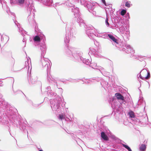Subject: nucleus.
Listing matches in <instances>:
<instances>
[{
  "label": "nucleus",
  "mask_w": 151,
  "mask_h": 151,
  "mask_svg": "<svg viewBox=\"0 0 151 151\" xmlns=\"http://www.w3.org/2000/svg\"><path fill=\"white\" fill-rule=\"evenodd\" d=\"M7 113L12 116V121L14 124L19 128L22 132L23 134L27 135L29 140L31 139V137L28 135V132L30 130L31 127H29L27 125V122L25 119L21 118L20 115L17 116L15 114L17 111V109L14 107H7Z\"/></svg>",
  "instance_id": "nucleus-1"
},
{
  "label": "nucleus",
  "mask_w": 151,
  "mask_h": 151,
  "mask_svg": "<svg viewBox=\"0 0 151 151\" xmlns=\"http://www.w3.org/2000/svg\"><path fill=\"white\" fill-rule=\"evenodd\" d=\"M33 40L35 43H37L35 46H37L41 51V56L45 55L47 48L45 44L46 38L45 35L42 33L33 37Z\"/></svg>",
  "instance_id": "nucleus-2"
},
{
  "label": "nucleus",
  "mask_w": 151,
  "mask_h": 151,
  "mask_svg": "<svg viewBox=\"0 0 151 151\" xmlns=\"http://www.w3.org/2000/svg\"><path fill=\"white\" fill-rule=\"evenodd\" d=\"M44 55H45L43 56H42L41 54L40 57L41 59L40 63L42 64L43 69L46 70L47 81L48 82H50L52 83H54L55 84H57V81L55 79L53 78L51 76L52 78H51L49 75L51 68V66L50 65V63L48 60L45 59Z\"/></svg>",
  "instance_id": "nucleus-3"
},
{
  "label": "nucleus",
  "mask_w": 151,
  "mask_h": 151,
  "mask_svg": "<svg viewBox=\"0 0 151 151\" xmlns=\"http://www.w3.org/2000/svg\"><path fill=\"white\" fill-rule=\"evenodd\" d=\"M47 93L48 96L53 97V99H50V106L51 108L53 113L57 116V99L54 98L55 97L57 93L52 92L51 88L50 86H48L46 88L45 91V93Z\"/></svg>",
  "instance_id": "nucleus-4"
},
{
  "label": "nucleus",
  "mask_w": 151,
  "mask_h": 151,
  "mask_svg": "<svg viewBox=\"0 0 151 151\" xmlns=\"http://www.w3.org/2000/svg\"><path fill=\"white\" fill-rule=\"evenodd\" d=\"M26 5V6L27 8V12H29L27 18L28 22L30 24H33L34 25L35 24H36L35 30V31H36V29L37 28V25L34 19L35 9L33 4L32 3L31 4L29 1L27 2Z\"/></svg>",
  "instance_id": "nucleus-5"
},
{
  "label": "nucleus",
  "mask_w": 151,
  "mask_h": 151,
  "mask_svg": "<svg viewBox=\"0 0 151 151\" xmlns=\"http://www.w3.org/2000/svg\"><path fill=\"white\" fill-rule=\"evenodd\" d=\"M30 65H31V59L29 57H28V58H27V60L25 61V65L26 67L27 66L28 68V70L27 72V79L29 84L32 85H33L35 83V82L38 80V77L37 76L35 75H33L32 76H31V68L30 71L29 70Z\"/></svg>",
  "instance_id": "nucleus-6"
},
{
  "label": "nucleus",
  "mask_w": 151,
  "mask_h": 151,
  "mask_svg": "<svg viewBox=\"0 0 151 151\" xmlns=\"http://www.w3.org/2000/svg\"><path fill=\"white\" fill-rule=\"evenodd\" d=\"M17 27L18 28V29L19 30V32L20 33L21 35L23 36V38L22 40V41L23 42H25V46L24 47H25L26 46V40H25V35L24 34H27V32L25 31L24 29H23L22 28L21 29H20L19 28V26L18 25L17 26Z\"/></svg>",
  "instance_id": "nucleus-7"
},
{
  "label": "nucleus",
  "mask_w": 151,
  "mask_h": 151,
  "mask_svg": "<svg viewBox=\"0 0 151 151\" xmlns=\"http://www.w3.org/2000/svg\"><path fill=\"white\" fill-rule=\"evenodd\" d=\"M115 96L118 100H124V97L121 94L119 93H116L115 94Z\"/></svg>",
  "instance_id": "nucleus-8"
},
{
  "label": "nucleus",
  "mask_w": 151,
  "mask_h": 151,
  "mask_svg": "<svg viewBox=\"0 0 151 151\" xmlns=\"http://www.w3.org/2000/svg\"><path fill=\"white\" fill-rule=\"evenodd\" d=\"M101 138L107 141L109 140V137L106 135L105 134L104 132H102L101 133Z\"/></svg>",
  "instance_id": "nucleus-9"
},
{
  "label": "nucleus",
  "mask_w": 151,
  "mask_h": 151,
  "mask_svg": "<svg viewBox=\"0 0 151 151\" xmlns=\"http://www.w3.org/2000/svg\"><path fill=\"white\" fill-rule=\"evenodd\" d=\"M47 123L48 124V125L52 126L55 125L56 122L55 121L52 120H49L47 121Z\"/></svg>",
  "instance_id": "nucleus-10"
},
{
  "label": "nucleus",
  "mask_w": 151,
  "mask_h": 151,
  "mask_svg": "<svg viewBox=\"0 0 151 151\" xmlns=\"http://www.w3.org/2000/svg\"><path fill=\"white\" fill-rule=\"evenodd\" d=\"M13 83L12 85V89L13 91V92L14 94L16 95L18 93H22L23 94V93L22 92V91L20 90H17L16 91L14 90L13 88V83L14 82V78L13 79Z\"/></svg>",
  "instance_id": "nucleus-11"
},
{
  "label": "nucleus",
  "mask_w": 151,
  "mask_h": 151,
  "mask_svg": "<svg viewBox=\"0 0 151 151\" xmlns=\"http://www.w3.org/2000/svg\"><path fill=\"white\" fill-rule=\"evenodd\" d=\"M34 84H35V85L36 86H37L38 87H40L41 91H42L41 89L42 83L40 81L37 80V81L35 82V83Z\"/></svg>",
  "instance_id": "nucleus-12"
},
{
  "label": "nucleus",
  "mask_w": 151,
  "mask_h": 151,
  "mask_svg": "<svg viewBox=\"0 0 151 151\" xmlns=\"http://www.w3.org/2000/svg\"><path fill=\"white\" fill-rule=\"evenodd\" d=\"M146 148V145L144 144H142L139 147V149L141 151H144Z\"/></svg>",
  "instance_id": "nucleus-13"
},
{
  "label": "nucleus",
  "mask_w": 151,
  "mask_h": 151,
  "mask_svg": "<svg viewBox=\"0 0 151 151\" xmlns=\"http://www.w3.org/2000/svg\"><path fill=\"white\" fill-rule=\"evenodd\" d=\"M108 36L109 37L111 40H112L114 42H116L117 40L116 39L113 35H110V34L108 35Z\"/></svg>",
  "instance_id": "nucleus-14"
},
{
  "label": "nucleus",
  "mask_w": 151,
  "mask_h": 151,
  "mask_svg": "<svg viewBox=\"0 0 151 151\" xmlns=\"http://www.w3.org/2000/svg\"><path fill=\"white\" fill-rule=\"evenodd\" d=\"M43 103V102H41V103H40L39 104H35L34 103H32V106L34 107V108H38L40 105L42 103Z\"/></svg>",
  "instance_id": "nucleus-15"
},
{
  "label": "nucleus",
  "mask_w": 151,
  "mask_h": 151,
  "mask_svg": "<svg viewBox=\"0 0 151 151\" xmlns=\"http://www.w3.org/2000/svg\"><path fill=\"white\" fill-rule=\"evenodd\" d=\"M129 116L131 118H134L135 117L134 113L132 111H131L129 112Z\"/></svg>",
  "instance_id": "nucleus-16"
},
{
  "label": "nucleus",
  "mask_w": 151,
  "mask_h": 151,
  "mask_svg": "<svg viewBox=\"0 0 151 151\" xmlns=\"http://www.w3.org/2000/svg\"><path fill=\"white\" fill-rule=\"evenodd\" d=\"M10 3L11 4H17V0H10Z\"/></svg>",
  "instance_id": "nucleus-17"
},
{
  "label": "nucleus",
  "mask_w": 151,
  "mask_h": 151,
  "mask_svg": "<svg viewBox=\"0 0 151 151\" xmlns=\"http://www.w3.org/2000/svg\"><path fill=\"white\" fill-rule=\"evenodd\" d=\"M59 119L60 120L63 119H65L64 116L63 114H60L59 115Z\"/></svg>",
  "instance_id": "nucleus-18"
},
{
  "label": "nucleus",
  "mask_w": 151,
  "mask_h": 151,
  "mask_svg": "<svg viewBox=\"0 0 151 151\" xmlns=\"http://www.w3.org/2000/svg\"><path fill=\"white\" fill-rule=\"evenodd\" d=\"M126 11L124 9L122 10L121 12V14L122 16L124 15L126 13Z\"/></svg>",
  "instance_id": "nucleus-19"
},
{
  "label": "nucleus",
  "mask_w": 151,
  "mask_h": 151,
  "mask_svg": "<svg viewBox=\"0 0 151 151\" xmlns=\"http://www.w3.org/2000/svg\"><path fill=\"white\" fill-rule=\"evenodd\" d=\"M24 0H17V4H22L24 3Z\"/></svg>",
  "instance_id": "nucleus-20"
},
{
  "label": "nucleus",
  "mask_w": 151,
  "mask_h": 151,
  "mask_svg": "<svg viewBox=\"0 0 151 151\" xmlns=\"http://www.w3.org/2000/svg\"><path fill=\"white\" fill-rule=\"evenodd\" d=\"M147 74V76L145 77V78L146 79L149 78L150 77V73H148L147 72H146V74Z\"/></svg>",
  "instance_id": "nucleus-21"
},
{
  "label": "nucleus",
  "mask_w": 151,
  "mask_h": 151,
  "mask_svg": "<svg viewBox=\"0 0 151 151\" xmlns=\"http://www.w3.org/2000/svg\"><path fill=\"white\" fill-rule=\"evenodd\" d=\"M14 23L16 25H17H17H18V26H19V28L20 29H21V28H20V24L18 23V22H17V21H16V20H15V21H14Z\"/></svg>",
  "instance_id": "nucleus-22"
},
{
  "label": "nucleus",
  "mask_w": 151,
  "mask_h": 151,
  "mask_svg": "<svg viewBox=\"0 0 151 151\" xmlns=\"http://www.w3.org/2000/svg\"><path fill=\"white\" fill-rule=\"evenodd\" d=\"M125 6H127V7H129L130 6L129 3L128 2H127L126 3Z\"/></svg>",
  "instance_id": "nucleus-23"
},
{
  "label": "nucleus",
  "mask_w": 151,
  "mask_h": 151,
  "mask_svg": "<svg viewBox=\"0 0 151 151\" xmlns=\"http://www.w3.org/2000/svg\"><path fill=\"white\" fill-rule=\"evenodd\" d=\"M36 147L38 149V151H43V150L41 149V147L40 146V147H38V146L35 145Z\"/></svg>",
  "instance_id": "nucleus-24"
},
{
  "label": "nucleus",
  "mask_w": 151,
  "mask_h": 151,
  "mask_svg": "<svg viewBox=\"0 0 151 151\" xmlns=\"http://www.w3.org/2000/svg\"><path fill=\"white\" fill-rule=\"evenodd\" d=\"M123 146L126 149H127L129 147L128 146L125 144H123Z\"/></svg>",
  "instance_id": "nucleus-25"
},
{
  "label": "nucleus",
  "mask_w": 151,
  "mask_h": 151,
  "mask_svg": "<svg viewBox=\"0 0 151 151\" xmlns=\"http://www.w3.org/2000/svg\"><path fill=\"white\" fill-rule=\"evenodd\" d=\"M108 18H107L106 19V22L107 23V24L108 26H109V23L108 22Z\"/></svg>",
  "instance_id": "nucleus-26"
},
{
  "label": "nucleus",
  "mask_w": 151,
  "mask_h": 151,
  "mask_svg": "<svg viewBox=\"0 0 151 151\" xmlns=\"http://www.w3.org/2000/svg\"><path fill=\"white\" fill-rule=\"evenodd\" d=\"M101 1H102V2L103 3V4H105L106 6L105 0H101Z\"/></svg>",
  "instance_id": "nucleus-27"
},
{
  "label": "nucleus",
  "mask_w": 151,
  "mask_h": 151,
  "mask_svg": "<svg viewBox=\"0 0 151 151\" xmlns=\"http://www.w3.org/2000/svg\"><path fill=\"white\" fill-rule=\"evenodd\" d=\"M127 150L129 151H132L130 148L129 147Z\"/></svg>",
  "instance_id": "nucleus-28"
},
{
  "label": "nucleus",
  "mask_w": 151,
  "mask_h": 151,
  "mask_svg": "<svg viewBox=\"0 0 151 151\" xmlns=\"http://www.w3.org/2000/svg\"><path fill=\"white\" fill-rule=\"evenodd\" d=\"M127 150L129 151H132L130 148L129 147Z\"/></svg>",
  "instance_id": "nucleus-29"
},
{
  "label": "nucleus",
  "mask_w": 151,
  "mask_h": 151,
  "mask_svg": "<svg viewBox=\"0 0 151 151\" xmlns=\"http://www.w3.org/2000/svg\"><path fill=\"white\" fill-rule=\"evenodd\" d=\"M1 40L2 41L4 40V38L2 37V36L1 35Z\"/></svg>",
  "instance_id": "nucleus-30"
},
{
  "label": "nucleus",
  "mask_w": 151,
  "mask_h": 151,
  "mask_svg": "<svg viewBox=\"0 0 151 151\" xmlns=\"http://www.w3.org/2000/svg\"><path fill=\"white\" fill-rule=\"evenodd\" d=\"M54 7L55 8V7H57V3H55V6H54Z\"/></svg>",
  "instance_id": "nucleus-31"
},
{
  "label": "nucleus",
  "mask_w": 151,
  "mask_h": 151,
  "mask_svg": "<svg viewBox=\"0 0 151 151\" xmlns=\"http://www.w3.org/2000/svg\"><path fill=\"white\" fill-rule=\"evenodd\" d=\"M0 3L2 5V6H3V4H2V0H0Z\"/></svg>",
  "instance_id": "nucleus-32"
},
{
  "label": "nucleus",
  "mask_w": 151,
  "mask_h": 151,
  "mask_svg": "<svg viewBox=\"0 0 151 151\" xmlns=\"http://www.w3.org/2000/svg\"><path fill=\"white\" fill-rule=\"evenodd\" d=\"M12 14L13 15L15 16V14L13 13H12Z\"/></svg>",
  "instance_id": "nucleus-33"
},
{
  "label": "nucleus",
  "mask_w": 151,
  "mask_h": 151,
  "mask_svg": "<svg viewBox=\"0 0 151 151\" xmlns=\"http://www.w3.org/2000/svg\"><path fill=\"white\" fill-rule=\"evenodd\" d=\"M29 38H29V40H30V41H31L32 40V39L31 38V37H29Z\"/></svg>",
  "instance_id": "nucleus-34"
},
{
  "label": "nucleus",
  "mask_w": 151,
  "mask_h": 151,
  "mask_svg": "<svg viewBox=\"0 0 151 151\" xmlns=\"http://www.w3.org/2000/svg\"><path fill=\"white\" fill-rule=\"evenodd\" d=\"M25 40H27L26 39V38L25 37Z\"/></svg>",
  "instance_id": "nucleus-35"
},
{
  "label": "nucleus",
  "mask_w": 151,
  "mask_h": 151,
  "mask_svg": "<svg viewBox=\"0 0 151 151\" xmlns=\"http://www.w3.org/2000/svg\"><path fill=\"white\" fill-rule=\"evenodd\" d=\"M9 133H10V135H11L12 136V134H11V133L10 132H9Z\"/></svg>",
  "instance_id": "nucleus-36"
},
{
  "label": "nucleus",
  "mask_w": 151,
  "mask_h": 151,
  "mask_svg": "<svg viewBox=\"0 0 151 151\" xmlns=\"http://www.w3.org/2000/svg\"><path fill=\"white\" fill-rule=\"evenodd\" d=\"M1 139H0V142H1Z\"/></svg>",
  "instance_id": "nucleus-37"
},
{
  "label": "nucleus",
  "mask_w": 151,
  "mask_h": 151,
  "mask_svg": "<svg viewBox=\"0 0 151 151\" xmlns=\"http://www.w3.org/2000/svg\"><path fill=\"white\" fill-rule=\"evenodd\" d=\"M9 40V37H8V40Z\"/></svg>",
  "instance_id": "nucleus-38"
}]
</instances>
